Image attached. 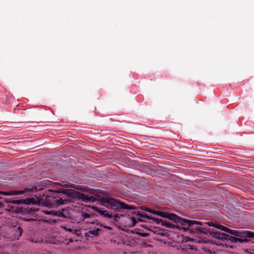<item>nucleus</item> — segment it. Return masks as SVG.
<instances>
[{
	"instance_id": "obj_1",
	"label": "nucleus",
	"mask_w": 254,
	"mask_h": 254,
	"mask_svg": "<svg viewBox=\"0 0 254 254\" xmlns=\"http://www.w3.org/2000/svg\"><path fill=\"white\" fill-rule=\"evenodd\" d=\"M183 229L194 234L209 233L214 240L213 243L226 248H233L238 242H248L249 238H254V233L239 231L226 227L223 223L210 222L202 223L196 220H183Z\"/></svg>"
},
{
	"instance_id": "obj_2",
	"label": "nucleus",
	"mask_w": 254,
	"mask_h": 254,
	"mask_svg": "<svg viewBox=\"0 0 254 254\" xmlns=\"http://www.w3.org/2000/svg\"><path fill=\"white\" fill-rule=\"evenodd\" d=\"M53 183L50 181L46 180L41 181L35 184L33 186H29L21 190H13L10 191H1L0 199L4 200L7 197L14 195H23L26 193H31L29 197L23 200H13L11 202L14 204L23 203L27 205L37 204L38 205L45 206L49 208H57L62 204L67 203V200L64 199L63 195L65 193L59 190H53L51 189H46L47 186L51 185Z\"/></svg>"
},
{
	"instance_id": "obj_3",
	"label": "nucleus",
	"mask_w": 254,
	"mask_h": 254,
	"mask_svg": "<svg viewBox=\"0 0 254 254\" xmlns=\"http://www.w3.org/2000/svg\"><path fill=\"white\" fill-rule=\"evenodd\" d=\"M98 198L100 204L110 209H113L118 211L134 209V207L133 206L126 204L118 199L107 195H98Z\"/></svg>"
},
{
	"instance_id": "obj_4",
	"label": "nucleus",
	"mask_w": 254,
	"mask_h": 254,
	"mask_svg": "<svg viewBox=\"0 0 254 254\" xmlns=\"http://www.w3.org/2000/svg\"><path fill=\"white\" fill-rule=\"evenodd\" d=\"M45 214L47 215H53L54 216H57L59 217H62L64 218H68V216L67 213L64 210H63L61 211H44Z\"/></svg>"
},
{
	"instance_id": "obj_5",
	"label": "nucleus",
	"mask_w": 254,
	"mask_h": 254,
	"mask_svg": "<svg viewBox=\"0 0 254 254\" xmlns=\"http://www.w3.org/2000/svg\"><path fill=\"white\" fill-rule=\"evenodd\" d=\"M11 232L13 235V239H18L22 234L23 229L20 226L13 225L11 228Z\"/></svg>"
},
{
	"instance_id": "obj_6",
	"label": "nucleus",
	"mask_w": 254,
	"mask_h": 254,
	"mask_svg": "<svg viewBox=\"0 0 254 254\" xmlns=\"http://www.w3.org/2000/svg\"><path fill=\"white\" fill-rule=\"evenodd\" d=\"M96 211L102 216L108 218H112L116 217L117 216L115 214H114L112 212L110 211H107L106 210L101 209L100 208H97L96 209Z\"/></svg>"
},
{
	"instance_id": "obj_7",
	"label": "nucleus",
	"mask_w": 254,
	"mask_h": 254,
	"mask_svg": "<svg viewBox=\"0 0 254 254\" xmlns=\"http://www.w3.org/2000/svg\"><path fill=\"white\" fill-rule=\"evenodd\" d=\"M81 200L85 202H94L96 200L95 197L92 195L81 193L80 195Z\"/></svg>"
},
{
	"instance_id": "obj_8",
	"label": "nucleus",
	"mask_w": 254,
	"mask_h": 254,
	"mask_svg": "<svg viewBox=\"0 0 254 254\" xmlns=\"http://www.w3.org/2000/svg\"><path fill=\"white\" fill-rule=\"evenodd\" d=\"M77 216L79 217V220L84 221L86 218H89L90 215L87 213L81 211L77 213Z\"/></svg>"
},
{
	"instance_id": "obj_9",
	"label": "nucleus",
	"mask_w": 254,
	"mask_h": 254,
	"mask_svg": "<svg viewBox=\"0 0 254 254\" xmlns=\"http://www.w3.org/2000/svg\"><path fill=\"white\" fill-rule=\"evenodd\" d=\"M136 215L140 217L146 218L147 219L152 220L154 221H156L158 220V218L154 217H152L151 216H150V215H148L147 214H146L145 213H141L138 212L136 213Z\"/></svg>"
},
{
	"instance_id": "obj_10",
	"label": "nucleus",
	"mask_w": 254,
	"mask_h": 254,
	"mask_svg": "<svg viewBox=\"0 0 254 254\" xmlns=\"http://www.w3.org/2000/svg\"><path fill=\"white\" fill-rule=\"evenodd\" d=\"M203 249L206 253V254H216L215 251L213 248H211L210 247L204 246Z\"/></svg>"
},
{
	"instance_id": "obj_11",
	"label": "nucleus",
	"mask_w": 254,
	"mask_h": 254,
	"mask_svg": "<svg viewBox=\"0 0 254 254\" xmlns=\"http://www.w3.org/2000/svg\"><path fill=\"white\" fill-rule=\"evenodd\" d=\"M167 218L175 222H180V218L178 216L174 214H168V217Z\"/></svg>"
},
{
	"instance_id": "obj_12",
	"label": "nucleus",
	"mask_w": 254,
	"mask_h": 254,
	"mask_svg": "<svg viewBox=\"0 0 254 254\" xmlns=\"http://www.w3.org/2000/svg\"><path fill=\"white\" fill-rule=\"evenodd\" d=\"M155 215L159 216L163 218H167L168 217V214L163 211H155Z\"/></svg>"
},
{
	"instance_id": "obj_13",
	"label": "nucleus",
	"mask_w": 254,
	"mask_h": 254,
	"mask_svg": "<svg viewBox=\"0 0 254 254\" xmlns=\"http://www.w3.org/2000/svg\"><path fill=\"white\" fill-rule=\"evenodd\" d=\"M100 231V229L99 228H97L96 229L89 230L88 233L94 236H96L98 235Z\"/></svg>"
},
{
	"instance_id": "obj_14",
	"label": "nucleus",
	"mask_w": 254,
	"mask_h": 254,
	"mask_svg": "<svg viewBox=\"0 0 254 254\" xmlns=\"http://www.w3.org/2000/svg\"><path fill=\"white\" fill-rule=\"evenodd\" d=\"M21 219L25 221H34L36 220L35 219L31 218V217L29 216L23 217H21Z\"/></svg>"
},
{
	"instance_id": "obj_15",
	"label": "nucleus",
	"mask_w": 254,
	"mask_h": 254,
	"mask_svg": "<svg viewBox=\"0 0 254 254\" xmlns=\"http://www.w3.org/2000/svg\"><path fill=\"white\" fill-rule=\"evenodd\" d=\"M141 209L146 212H149L151 214H155V210H152V209H151L150 208H147V207H142L141 208Z\"/></svg>"
},
{
	"instance_id": "obj_16",
	"label": "nucleus",
	"mask_w": 254,
	"mask_h": 254,
	"mask_svg": "<svg viewBox=\"0 0 254 254\" xmlns=\"http://www.w3.org/2000/svg\"><path fill=\"white\" fill-rule=\"evenodd\" d=\"M64 229L68 232H72L73 233H75V230L72 229L71 228H65L64 227Z\"/></svg>"
},
{
	"instance_id": "obj_17",
	"label": "nucleus",
	"mask_w": 254,
	"mask_h": 254,
	"mask_svg": "<svg viewBox=\"0 0 254 254\" xmlns=\"http://www.w3.org/2000/svg\"><path fill=\"white\" fill-rule=\"evenodd\" d=\"M137 234L142 237H146L148 235L146 233H141V232L137 233Z\"/></svg>"
},
{
	"instance_id": "obj_18",
	"label": "nucleus",
	"mask_w": 254,
	"mask_h": 254,
	"mask_svg": "<svg viewBox=\"0 0 254 254\" xmlns=\"http://www.w3.org/2000/svg\"><path fill=\"white\" fill-rule=\"evenodd\" d=\"M132 221L133 222V225H134L135 223L136 222V221L135 220L134 218H132Z\"/></svg>"
},
{
	"instance_id": "obj_19",
	"label": "nucleus",
	"mask_w": 254,
	"mask_h": 254,
	"mask_svg": "<svg viewBox=\"0 0 254 254\" xmlns=\"http://www.w3.org/2000/svg\"><path fill=\"white\" fill-rule=\"evenodd\" d=\"M109 230H111L112 228L110 227H107Z\"/></svg>"
},
{
	"instance_id": "obj_20",
	"label": "nucleus",
	"mask_w": 254,
	"mask_h": 254,
	"mask_svg": "<svg viewBox=\"0 0 254 254\" xmlns=\"http://www.w3.org/2000/svg\"><path fill=\"white\" fill-rule=\"evenodd\" d=\"M190 249H193V248L192 247H190Z\"/></svg>"
},
{
	"instance_id": "obj_21",
	"label": "nucleus",
	"mask_w": 254,
	"mask_h": 254,
	"mask_svg": "<svg viewBox=\"0 0 254 254\" xmlns=\"http://www.w3.org/2000/svg\"><path fill=\"white\" fill-rule=\"evenodd\" d=\"M3 254H8V253H4Z\"/></svg>"
}]
</instances>
